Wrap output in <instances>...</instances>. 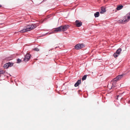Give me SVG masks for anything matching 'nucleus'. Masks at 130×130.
Instances as JSON below:
<instances>
[{"instance_id": "20", "label": "nucleus", "mask_w": 130, "mask_h": 130, "mask_svg": "<svg viewBox=\"0 0 130 130\" xmlns=\"http://www.w3.org/2000/svg\"><path fill=\"white\" fill-rule=\"evenodd\" d=\"M53 33V32H51V33H49L48 34H51L52 33Z\"/></svg>"}, {"instance_id": "4", "label": "nucleus", "mask_w": 130, "mask_h": 130, "mask_svg": "<svg viewBox=\"0 0 130 130\" xmlns=\"http://www.w3.org/2000/svg\"><path fill=\"white\" fill-rule=\"evenodd\" d=\"M84 46V44H78L75 46V48L78 50L83 48Z\"/></svg>"}, {"instance_id": "23", "label": "nucleus", "mask_w": 130, "mask_h": 130, "mask_svg": "<svg viewBox=\"0 0 130 130\" xmlns=\"http://www.w3.org/2000/svg\"><path fill=\"white\" fill-rule=\"evenodd\" d=\"M1 7V5H0V7Z\"/></svg>"}, {"instance_id": "12", "label": "nucleus", "mask_w": 130, "mask_h": 130, "mask_svg": "<svg viewBox=\"0 0 130 130\" xmlns=\"http://www.w3.org/2000/svg\"><path fill=\"white\" fill-rule=\"evenodd\" d=\"M123 7V6L121 5H119L117 6L116 8V9L118 10H119L121 9Z\"/></svg>"}, {"instance_id": "21", "label": "nucleus", "mask_w": 130, "mask_h": 130, "mask_svg": "<svg viewBox=\"0 0 130 130\" xmlns=\"http://www.w3.org/2000/svg\"><path fill=\"white\" fill-rule=\"evenodd\" d=\"M113 86H111V88H113Z\"/></svg>"}, {"instance_id": "13", "label": "nucleus", "mask_w": 130, "mask_h": 130, "mask_svg": "<svg viewBox=\"0 0 130 130\" xmlns=\"http://www.w3.org/2000/svg\"><path fill=\"white\" fill-rule=\"evenodd\" d=\"M8 65L9 64H8V63H7L4 65L3 66V67L5 69H7L9 67Z\"/></svg>"}, {"instance_id": "7", "label": "nucleus", "mask_w": 130, "mask_h": 130, "mask_svg": "<svg viewBox=\"0 0 130 130\" xmlns=\"http://www.w3.org/2000/svg\"><path fill=\"white\" fill-rule=\"evenodd\" d=\"M75 23L76 26L77 27H79L82 25V22L80 21H79L78 20H76V21Z\"/></svg>"}, {"instance_id": "16", "label": "nucleus", "mask_w": 130, "mask_h": 130, "mask_svg": "<svg viewBox=\"0 0 130 130\" xmlns=\"http://www.w3.org/2000/svg\"><path fill=\"white\" fill-rule=\"evenodd\" d=\"M9 64V67H11L12 66L13 64V63H10V62H9L7 63Z\"/></svg>"}, {"instance_id": "2", "label": "nucleus", "mask_w": 130, "mask_h": 130, "mask_svg": "<svg viewBox=\"0 0 130 130\" xmlns=\"http://www.w3.org/2000/svg\"><path fill=\"white\" fill-rule=\"evenodd\" d=\"M130 20V12L124 17L123 19H121L119 20L118 21V23H121L124 24L128 22Z\"/></svg>"}, {"instance_id": "9", "label": "nucleus", "mask_w": 130, "mask_h": 130, "mask_svg": "<svg viewBox=\"0 0 130 130\" xmlns=\"http://www.w3.org/2000/svg\"><path fill=\"white\" fill-rule=\"evenodd\" d=\"M61 26L57 28H56L54 30V31L61 32L62 31Z\"/></svg>"}, {"instance_id": "1", "label": "nucleus", "mask_w": 130, "mask_h": 130, "mask_svg": "<svg viewBox=\"0 0 130 130\" xmlns=\"http://www.w3.org/2000/svg\"><path fill=\"white\" fill-rule=\"evenodd\" d=\"M37 26L35 24L28 25L26 26L25 28H24L20 31V32L21 33H23L27 31H29L33 29H34Z\"/></svg>"}, {"instance_id": "25", "label": "nucleus", "mask_w": 130, "mask_h": 130, "mask_svg": "<svg viewBox=\"0 0 130 130\" xmlns=\"http://www.w3.org/2000/svg\"><path fill=\"white\" fill-rule=\"evenodd\" d=\"M117 11L116 10V11H115V12H116Z\"/></svg>"}, {"instance_id": "14", "label": "nucleus", "mask_w": 130, "mask_h": 130, "mask_svg": "<svg viewBox=\"0 0 130 130\" xmlns=\"http://www.w3.org/2000/svg\"><path fill=\"white\" fill-rule=\"evenodd\" d=\"M99 15V13L98 12H96L94 14V15L95 17H98Z\"/></svg>"}, {"instance_id": "3", "label": "nucleus", "mask_w": 130, "mask_h": 130, "mask_svg": "<svg viewBox=\"0 0 130 130\" xmlns=\"http://www.w3.org/2000/svg\"><path fill=\"white\" fill-rule=\"evenodd\" d=\"M122 49L121 48H119L117 50L116 53H115L113 55L115 58L117 57L121 52Z\"/></svg>"}, {"instance_id": "18", "label": "nucleus", "mask_w": 130, "mask_h": 130, "mask_svg": "<svg viewBox=\"0 0 130 130\" xmlns=\"http://www.w3.org/2000/svg\"><path fill=\"white\" fill-rule=\"evenodd\" d=\"M33 50L35 51H39V49L37 48H34Z\"/></svg>"}, {"instance_id": "24", "label": "nucleus", "mask_w": 130, "mask_h": 130, "mask_svg": "<svg viewBox=\"0 0 130 130\" xmlns=\"http://www.w3.org/2000/svg\"><path fill=\"white\" fill-rule=\"evenodd\" d=\"M0 24L2 25V24H0Z\"/></svg>"}, {"instance_id": "17", "label": "nucleus", "mask_w": 130, "mask_h": 130, "mask_svg": "<svg viewBox=\"0 0 130 130\" xmlns=\"http://www.w3.org/2000/svg\"><path fill=\"white\" fill-rule=\"evenodd\" d=\"M5 73V71L3 70H0V74H4Z\"/></svg>"}, {"instance_id": "10", "label": "nucleus", "mask_w": 130, "mask_h": 130, "mask_svg": "<svg viewBox=\"0 0 130 130\" xmlns=\"http://www.w3.org/2000/svg\"><path fill=\"white\" fill-rule=\"evenodd\" d=\"M81 83V80L80 79H79L78 80L77 82L75 84L74 86L75 87H76L78 86Z\"/></svg>"}, {"instance_id": "6", "label": "nucleus", "mask_w": 130, "mask_h": 130, "mask_svg": "<svg viewBox=\"0 0 130 130\" xmlns=\"http://www.w3.org/2000/svg\"><path fill=\"white\" fill-rule=\"evenodd\" d=\"M62 31H64L67 30L69 28V26L68 25H65L64 26H61Z\"/></svg>"}, {"instance_id": "22", "label": "nucleus", "mask_w": 130, "mask_h": 130, "mask_svg": "<svg viewBox=\"0 0 130 130\" xmlns=\"http://www.w3.org/2000/svg\"><path fill=\"white\" fill-rule=\"evenodd\" d=\"M48 34V33H46L45 34V35H46V34Z\"/></svg>"}, {"instance_id": "19", "label": "nucleus", "mask_w": 130, "mask_h": 130, "mask_svg": "<svg viewBox=\"0 0 130 130\" xmlns=\"http://www.w3.org/2000/svg\"><path fill=\"white\" fill-rule=\"evenodd\" d=\"M21 59H18L17 60V63H19L20 62H21Z\"/></svg>"}, {"instance_id": "15", "label": "nucleus", "mask_w": 130, "mask_h": 130, "mask_svg": "<svg viewBox=\"0 0 130 130\" xmlns=\"http://www.w3.org/2000/svg\"><path fill=\"white\" fill-rule=\"evenodd\" d=\"M87 75H84L83 77L82 78V80H84L86 79V78L87 77Z\"/></svg>"}, {"instance_id": "11", "label": "nucleus", "mask_w": 130, "mask_h": 130, "mask_svg": "<svg viewBox=\"0 0 130 130\" xmlns=\"http://www.w3.org/2000/svg\"><path fill=\"white\" fill-rule=\"evenodd\" d=\"M106 11L105 8L104 7H101V11L100 12L101 14L105 12Z\"/></svg>"}, {"instance_id": "8", "label": "nucleus", "mask_w": 130, "mask_h": 130, "mask_svg": "<svg viewBox=\"0 0 130 130\" xmlns=\"http://www.w3.org/2000/svg\"><path fill=\"white\" fill-rule=\"evenodd\" d=\"M123 77V75H120L116 77L113 79V80L116 81L120 79Z\"/></svg>"}, {"instance_id": "5", "label": "nucleus", "mask_w": 130, "mask_h": 130, "mask_svg": "<svg viewBox=\"0 0 130 130\" xmlns=\"http://www.w3.org/2000/svg\"><path fill=\"white\" fill-rule=\"evenodd\" d=\"M30 58V55L29 54H27L25 56L24 61L25 62L28 61Z\"/></svg>"}]
</instances>
